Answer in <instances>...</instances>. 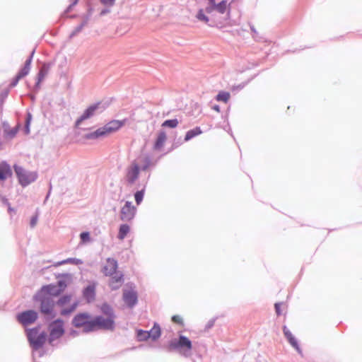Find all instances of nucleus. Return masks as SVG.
<instances>
[{"label":"nucleus","instance_id":"1","mask_svg":"<svg viewBox=\"0 0 362 362\" xmlns=\"http://www.w3.org/2000/svg\"><path fill=\"white\" fill-rule=\"evenodd\" d=\"M71 324L74 327L81 329L84 333L101 330L100 326H104V323L100 318L93 317L88 313H80L76 315L72 319Z\"/></svg>","mask_w":362,"mask_h":362},{"label":"nucleus","instance_id":"2","mask_svg":"<svg viewBox=\"0 0 362 362\" xmlns=\"http://www.w3.org/2000/svg\"><path fill=\"white\" fill-rule=\"evenodd\" d=\"M126 122V119L123 120H112L104 126L97 129L95 131L85 134L84 138L86 139L92 140L105 137L110 134L119 130L125 124Z\"/></svg>","mask_w":362,"mask_h":362},{"label":"nucleus","instance_id":"3","mask_svg":"<svg viewBox=\"0 0 362 362\" xmlns=\"http://www.w3.org/2000/svg\"><path fill=\"white\" fill-rule=\"evenodd\" d=\"M102 313L107 317L105 318L102 315L95 316V318H100L104 323V326H100L101 330L112 331L115 327V314L113 308L107 303H103L100 307Z\"/></svg>","mask_w":362,"mask_h":362},{"label":"nucleus","instance_id":"4","mask_svg":"<svg viewBox=\"0 0 362 362\" xmlns=\"http://www.w3.org/2000/svg\"><path fill=\"white\" fill-rule=\"evenodd\" d=\"M13 170L19 184L25 187L34 182L38 177L36 171H30L17 164L13 165Z\"/></svg>","mask_w":362,"mask_h":362},{"label":"nucleus","instance_id":"5","mask_svg":"<svg viewBox=\"0 0 362 362\" xmlns=\"http://www.w3.org/2000/svg\"><path fill=\"white\" fill-rule=\"evenodd\" d=\"M33 300L40 303V310L42 314L49 315L52 313L55 304L52 297L44 296L42 292L37 291L33 296Z\"/></svg>","mask_w":362,"mask_h":362},{"label":"nucleus","instance_id":"6","mask_svg":"<svg viewBox=\"0 0 362 362\" xmlns=\"http://www.w3.org/2000/svg\"><path fill=\"white\" fill-rule=\"evenodd\" d=\"M106 108L107 105L102 102H98L90 105L87 109L85 110L82 115L77 119L75 122V127H79L83 121L90 119L96 115L102 113Z\"/></svg>","mask_w":362,"mask_h":362},{"label":"nucleus","instance_id":"7","mask_svg":"<svg viewBox=\"0 0 362 362\" xmlns=\"http://www.w3.org/2000/svg\"><path fill=\"white\" fill-rule=\"evenodd\" d=\"M140 166L136 160H133L125 169L124 181L127 186H132L138 180Z\"/></svg>","mask_w":362,"mask_h":362},{"label":"nucleus","instance_id":"8","mask_svg":"<svg viewBox=\"0 0 362 362\" xmlns=\"http://www.w3.org/2000/svg\"><path fill=\"white\" fill-rule=\"evenodd\" d=\"M161 329L160 325L155 322L149 331L136 329L137 339H158L160 337Z\"/></svg>","mask_w":362,"mask_h":362},{"label":"nucleus","instance_id":"9","mask_svg":"<svg viewBox=\"0 0 362 362\" xmlns=\"http://www.w3.org/2000/svg\"><path fill=\"white\" fill-rule=\"evenodd\" d=\"M136 208L132 202L127 201L121 208L119 218L124 222H131L135 217Z\"/></svg>","mask_w":362,"mask_h":362},{"label":"nucleus","instance_id":"10","mask_svg":"<svg viewBox=\"0 0 362 362\" xmlns=\"http://www.w3.org/2000/svg\"><path fill=\"white\" fill-rule=\"evenodd\" d=\"M48 330L50 335L49 339H58L64 333V321L57 319L52 322L48 326Z\"/></svg>","mask_w":362,"mask_h":362},{"label":"nucleus","instance_id":"11","mask_svg":"<svg viewBox=\"0 0 362 362\" xmlns=\"http://www.w3.org/2000/svg\"><path fill=\"white\" fill-rule=\"evenodd\" d=\"M37 317V313L33 310H28L16 315L18 322L25 327L35 322Z\"/></svg>","mask_w":362,"mask_h":362},{"label":"nucleus","instance_id":"12","mask_svg":"<svg viewBox=\"0 0 362 362\" xmlns=\"http://www.w3.org/2000/svg\"><path fill=\"white\" fill-rule=\"evenodd\" d=\"M123 300L129 308H133L138 302L137 293L134 289L123 290Z\"/></svg>","mask_w":362,"mask_h":362},{"label":"nucleus","instance_id":"13","mask_svg":"<svg viewBox=\"0 0 362 362\" xmlns=\"http://www.w3.org/2000/svg\"><path fill=\"white\" fill-rule=\"evenodd\" d=\"M117 267V261L114 258L108 257L106 259V264L102 268V272L106 276H112L116 273Z\"/></svg>","mask_w":362,"mask_h":362},{"label":"nucleus","instance_id":"14","mask_svg":"<svg viewBox=\"0 0 362 362\" xmlns=\"http://www.w3.org/2000/svg\"><path fill=\"white\" fill-rule=\"evenodd\" d=\"M27 339H47V334L41 330V326L26 329Z\"/></svg>","mask_w":362,"mask_h":362},{"label":"nucleus","instance_id":"15","mask_svg":"<svg viewBox=\"0 0 362 362\" xmlns=\"http://www.w3.org/2000/svg\"><path fill=\"white\" fill-rule=\"evenodd\" d=\"M109 286L112 291L119 289L124 283V274L122 272H116L112 276H110Z\"/></svg>","mask_w":362,"mask_h":362},{"label":"nucleus","instance_id":"16","mask_svg":"<svg viewBox=\"0 0 362 362\" xmlns=\"http://www.w3.org/2000/svg\"><path fill=\"white\" fill-rule=\"evenodd\" d=\"M171 349H177L180 353L186 354L191 348L190 341H176L170 345Z\"/></svg>","mask_w":362,"mask_h":362},{"label":"nucleus","instance_id":"17","mask_svg":"<svg viewBox=\"0 0 362 362\" xmlns=\"http://www.w3.org/2000/svg\"><path fill=\"white\" fill-rule=\"evenodd\" d=\"M39 291L42 292L44 296H48L52 298L60 294V290H58V286L54 284L43 286Z\"/></svg>","mask_w":362,"mask_h":362},{"label":"nucleus","instance_id":"18","mask_svg":"<svg viewBox=\"0 0 362 362\" xmlns=\"http://www.w3.org/2000/svg\"><path fill=\"white\" fill-rule=\"evenodd\" d=\"M51 64L49 63H44L37 76V81L35 83V89L37 90L40 88V84L42 81L45 78V76L48 74L49 71L50 69Z\"/></svg>","mask_w":362,"mask_h":362},{"label":"nucleus","instance_id":"19","mask_svg":"<svg viewBox=\"0 0 362 362\" xmlns=\"http://www.w3.org/2000/svg\"><path fill=\"white\" fill-rule=\"evenodd\" d=\"M12 176L10 165L6 161L0 163V180H5Z\"/></svg>","mask_w":362,"mask_h":362},{"label":"nucleus","instance_id":"20","mask_svg":"<svg viewBox=\"0 0 362 362\" xmlns=\"http://www.w3.org/2000/svg\"><path fill=\"white\" fill-rule=\"evenodd\" d=\"M83 297L88 300L91 302L95 299V286L88 285L86 286L83 291Z\"/></svg>","mask_w":362,"mask_h":362},{"label":"nucleus","instance_id":"21","mask_svg":"<svg viewBox=\"0 0 362 362\" xmlns=\"http://www.w3.org/2000/svg\"><path fill=\"white\" fill-rule=\"evenodd\" d=\"M166 141V134L165 132L161 131L158 133V137L154 144V148L156 150L160 149Z\"/></svg>","mask_w":362,"mask_h":362},{"label":"nucleus","instance_id":"22","mask_svg":"<svg viewBox=\"0 0 362 362\" xmlns=\"http://www.w3.org/2000/svg\"><path fill=\"white\" fill-rule=\"evenodd\" d=\"M35 54V49L32 51L29 57L26 59L23 67L19 71L21 75H28L30 70V64L33 60V55Z\"/></svg>","mask_w":362,"mask_h":362},{"label":"nucleus","instance_id":"23","mask_svg":"<svg viewBox=\"0 0 362 362\" xmlns=\"http://www.w3.org/2000/svg\"><path fill=\"white\" fill-rule=\"evenodd\" d=\"M130 228L129 225L124 223L119 226L117 238L119 240H124L127 235L129 233Z\"/></svg>","mask_w":362,"mask_h":362},{"label":"nucleus","instance_id":"24","mask_svg":"<svg viewBox=\"0 0 362 362\" xmlns=\"http://www.w3.org/2000/svg\"><path fill=\"white\" fill-rule=\"evenodd\" d=\"M202 132L200 127H195L193 129L189 130L185 134V141H187L194 138V136L201 134Z\"/></svg>","mask_w":362,"mask_h":362},{"label":"nucleus","instance_id":"25","mask_svg":"<svg viewBox=\"0 0 362 362\" xmlns=\"http://www.w3.org/2000/svg\"><path fill=\"white\" fill-rule=\"evenodd\" d=\"M140 163H142L141 167H140V170L143 171H146L151 164V159L148 156H145L144 157H139L138 158Z\"/></svg>","mask_w":362,"mask_h":362},{"label":"nucleus","instance_id":"26","mask_svg":"<svg viewBox=\"0 0 362 362\" xmlns=\"http://www.w3.org/2000/svg\"><path fill=\"white\" fill-rule=\"evenodd\" d=\"M146 190V184L143 185L140 190H138L134 194L135 202L137 205H139L144 199V193Z\"/></svg>","mask_w":362,"mask_h":362},{"label":"nucleus","instance_id":"27","mask_svg":"<svg viewBox=\"0 0 362 362\" xmlns=\"http://www.w3.org/2000/svg\"><path fill=\"white\" fill-rule=\"evenodd\" d=\"M86 24H87V20H84L80 25H78L74 29V30L71 33L69 37L72 38L74 36H76V35H78L83 30V28L86 25Z\"/></svg>","mask_w":362,"mask_h":362},{"label":"nucleus","instance_id":"28","mask_svg":"<svg viewBox=\"0 0 362 362\" xmlns=\"http://www.w3.org/2000/svg\"><path fill=\"white\" fill-rule=\"evenodd\" d=\"M230 98V93L226 91H221L216 96V99L218 101H223L224 103H227Z\"/></svg>","mask_w":362,"mask_h":362},{"label":"nucleus","instance_id":"29","mask_svg":"<svg viewBox=\"0 0 362 362\" xmlns=\"http://www.w3.org/2000/svg\"><path fill=\"white\" fill-rule=\"evenodd\" d=\"M178 120L177 119H167L162 124V127L175 128L178 124Z\"/></svg>","mask_w":362,"mask_h":362},{"label":"nucleus","instance_id":"30","mask_svg":"<svg viewBox=\"0 0 362 362\" xmlns=\"http://www.w3.org/2000/svg\"><path fill=\"white\" fill-rule=\"evenodd\" d=\"M71 295H64L57 301V305L59 306H64L71 301Z\"/></svg>","mask_w":362,"mask_h":362},{"label":"nucleus","instance_id":"31","mask_svg":"<svg viewBox=\"0 0 362 362\" xmlns=\"http://www.w3.org/2000/svg\"><path fill=\"white\" fill-rule=\"evenodd\" d=\"M226 7H227V2L226 1H222L218 4H216V6H215L216 10L221 14H223L226 12Z\"/></svg>","mask_w":362,"mask_h":362},{"label":"nucleus","instance_id":"32","mask_svg":"<svg viewBox=\"0 0 362 362\" xmlns=\"http://www.w3.org/2000/svg\"><path fill=\"white\" fill-rule=\"evenodd\" d=\"M78 305L77 303H74L71 307L68 308H64L61 310L60 314L63 316H66L74 312Z\"/></svg>","mask_w":362,"mask_h":362},{"label":"nucleus","instance_id":"33","mask_svg":"<svg viewBox=\"0 0 362 362\" xmlns=\"http://www.w3.org/2000/svg\"><path fill=\"white\" fill-rule=\"evenodd\" d=\"M31 120H32V115L30 112H28L27 115H26L25 129H24L25 134H30V124Z\"/></svg>","mask_w":362,"mask_h":362},{"label":"nucleus","instance_id":"34","mask_svg":"<svg viewBox=\"0 0 362 362\" xmlns=\"http://www.w3.org/2000/svg\"><path fill=\"white\" fill-rule=\"evenodd\" d=\"M196 17L199 21H203L204 23H208L209 21V18L204 14L203 9H199L198 11Z\"/></svg>","mask_w":362,"mask_h":362},{"label":"nucleus","instance_id":"35","mask_svg":"<svg viewBox=\"0 0 362 362\" xmlns=\"http://www.w3.org/2000/svg\"><path fill=\"white\" fill-rule=\"evenodd\" d=\"M209 4L205 8V11L207 13H211L214 10H216L215 6H216V1L215 0H208Z\"/></svg>","mask_w":362,"mask_h":362},{"label":"nucleus","instance_id":"36","mask_svg":"<svg viewBox=\"0 0 362 362\" xmlns=\"http://www.w3.org/2000/svg\"><path fill=\"white\" fill-rule=\"evenodd\" d=\"M45 341H30V346L33 349L37 350L43 346Z\"/></svg>","mask_w":362,"mask_h":362},{"label":"nucleus","instance_id":"37","mask_svg":"<svg viewBox=\"0 0 362 362\" xmlns=\"http://www.w3.org/2000/svg\"><path fill=\"white\" fill-rule=\"evenodd\" d=\"M18 127L8 129V130L5 129V132L6 134V135L8 136L10 138H13L18 133Z\"/></svg>","mask_w":362,"mask_h":362},{"label":"nucleus","instance_id":"38","mask_svg":"<svg viewBox=\"0 0 362 362\" xmlns=\"http://www.w3.org/2000/svg\"><path fill=\"white\" fill-rule=\"evenodd\" d=\"M81 263V261L78 259H76V258H68L65 260H63L60 262H59L57 264V265H62V264H66V263H74V264H78V263Z\"/></svg>","mask_w":362,"mask_h":362},{"label":"nucleus","instance_id":"39","mask_svg":"<svg viewBox=\"0 0 362 362\" xmlns=\"http://www.w3.org/2000/svg\"><path fill=\"white\" fill-rule=\"evenodd\" d=\"M24 76H25V75H21V73L20 71H18V73L17 74L16 76L11 81V83L10 84V86L11 87L16 86L18 84L19 80L21 79L22 78H23Z\"/></svg>","mask_w":362,"mask_h":362},{"label":"nucleus","instance_id":"40","mask_svg":"<svg viewBox=\"0 0 362 362\" xmlns=\"http://www.w3.org/2000/svg\"><path fill=\"white\" fill-rule=\"evenodd\" d=\"M57 286H58V290H60V293H61L62 292H63L65 290V288L66 287V284L65 281H64V280H59L57 281Z\"/></svg>","mask_w":362,"mask_h":362},{"label":"nucleus","instance_id":"41","mask_svg":"<svg viewBox=\"0 0 362 362\" xmlns=\"http://www.w3.org/2000/svg\"><path fill=\"white\" fill-rule=\"evenodd\" d=\"M216 318L211 319L206 325L204 331L208 332L211 327H214Z\"/></svg>","mask_w":362,"mask_h":362},{"label":"nucleus","instance_id":"42","mask_svg":"<svg viewBox=\"0 0 362 362\" xmlns=\"http://www.w3.org/2000/svg\"><path fill=\"white\" fill-rule=\"evenodd\" d=\"M283 329H284V335H285V337H286L287 339H296L293 337V335H292L291 332H290V330L286 326L284 327Z\"/></svg>","mask_w":362,"mask_h":362},{"label":"nucleus","instance_id":"43","mask_svg":"<svg viewBox=\"0 0 362 362\" xmlns=\"http://www.w3.org/2000/svg\"><path fill=\"white\" fill-rule=\"evenodd\" d=\"M80 238L82 242H87L90 240V234L88 232H83L80 234Z\"/></svg>","mask_w":362,"mask_h":362},{"label":"nucleus","instance_id":"44","mask_svg":"<svg viewBox=\"0 0 362 362\" xmlns=\"http://www.w3.org/2000/svg\"><path fill=\"white\" fill-rule=\"evenodd\" d=\"M172 321L178 325H183V320L180 315H174L172 317Z\"/></svg>","mask_w":362,"mask_h":362},{"label":"nucleus","instance_id":"45","mask_svg":"<svg viewBox=\"0 0 362 362\" xmlns=\"http://www.w3.org/2000/svg\"><path fill=\"white\" fill-rule=\"evenodd\" d=\"M100 1L105 6L112 7L115 5V0H100Z\"/></svg>","mask_w":362,"mask_h":362},{"label":"nucleus","instance_id":"46","mask_svg":"<svg viewBox=\"0 0 362 362\" xmlns=\"http://www.w3.org/2000/svg\"><path fill=\"white\" fill-rule=\"evenodd\" d=\"M37 220H38V215L37 214L32 216V218L30 219V226L31 228H34L36 226V224L37 223Z\"/></svg>","mask_w":362,"mask_h":362},{"label":"nucleus","instance_id":"47","mask_svg":"<svg viewBox=\"0 0 362 362\" xmlns=\"http://www.w3.org/2000/svg\"><path fill=\"white\" fill-rule=\"evenodd\" d=\"M291 343V345L295 348L299 354H301V351L299 349V346L298 344V341H289Z\"/></svg>","mask_w":362,"mask_h":362},{"label":"nucleus","instance_id":"48","mask_svg":"<svg viewBox=\"0 0 362 362\" xmlns=\"http://www.w3.org/2000/svg\"><path fill=\"white\" fill-rule=\"evenodd\" d=\"M281 305V303H276L274 305L275 311H276L277 315H280L281 314V309H280Z\"/></svg>","mask_w":362,"mask_h":362},{"label":"nucleus","instance_id":"49","mask_svg":"<svg viewBox=\"0 0 362 362\" xmlns=\"http://www.w3.org/2000/svg\"><path fill=\"white\" fill-rule=\"evenodd\" d=\"M0 201L1 203L6 206H8L10 204L7 198H6L4 196L0 195Z\"/></svg>","mask_w":362,"mask_h":362},{"label":"nucleus","instance_id":"50","mask_svg":"<svg viewBox=\"0 0 362 362\" xmlns=\"http://www.w3.org/2000/svg\"><path fill=\"white\" fill-rule=\"evenodd\" d=\"M110 12V9L109 8H106L103 9L100 11V16H105V15L109 13Z\"/></svg>","mask_w":362,"mask_h":362},{"label":"nucleus","instance_id":"51","mask_svg":"<svg viewBox=\"0 0 362 362\" xmlns=\"http://www.w3.org/2000/svg\"><path fill=\"white\" fill-rule=\"evenodd\" d=\"M212 109L214 110L215 111L219 112H220V107L217 105H215L212 107Z\"/></svg>","mask_w":362,"mask_h":362},{"label":"nucleus","instance_id":"52","mask_svg":"<svg viewBox=\"0 0 362 362\" xmlns=\"http://www.w3.org/2000/svg\"><path fill=\"white\" fill-rule=\"evenodd\" d=\"M178 339H182V340H184V339H189L187 337L185 336H183V335H180L178 338Z\"/></svg>","mask_w":362,"mask_h":362},{"label":"nucleus","instance_id":"53","mask_svg":"<svg viewBox=\"0 0 362 362\" xmlns=\"http://www.w3.org/2000/svg\"><path fill=\"white\" fill-rule=\"evenodd\" d=\"M74 6V5H72V4H71L68 6V8H67V9H66V12H69V11H71V8H72V7H73Z\"/></svg>","mask_w":362,"mask_h":362},{"label":"nucleus","instance_id":"54","mask_svg":"<svg viewBox=\"0 0 362 362\" xmlns=\"http://www.w3.org/2000/svg\"><path fill=\"white\" fill-rule=\"evenodd\" d=\"M8 206V212H11V211H13L14 209L11 206V204H9Z\"/></svg>","mask_w":362,"mask_h":362},{"label":"nucleus","instance_id":"55","mask_svg":"<svg viewBox=\"0 0 362 362\" xmlns=\"http://www.w3.org/2000/svg\"><path fill=\"white\" fill-rule=\"evenodd\" d=\"M250 29H251L252 32H253L255 33H256V30L255 29L254 26L251 25Z\"/></svg>","mask_w":362,"mask_h":362},{"label":"nucleus","instance_id":"56","mask_svg":"<svg viewBox=\"0 0 362 362\" xmlns=\"http://www.w3.org/2000/svg\"><path fill=\"white\" fill-rule=\"evenodd\" d=\"M78 1V0H71V1H72V3H71V4H72V5H76V4H77Z\"/></svg>","mask_w":362,"mask_h":362}]
</instances>
